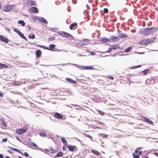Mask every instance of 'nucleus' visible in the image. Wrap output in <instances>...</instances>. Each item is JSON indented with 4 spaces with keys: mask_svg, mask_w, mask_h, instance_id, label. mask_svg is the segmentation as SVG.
<instances>
[{
    "mask_svg": "<svg viewBox=\"0 0 158 158\" xmlns=\"http://www.w3.org/2000/svg\"><path fill=\"white\" fill-rule=\"evenodd\" d=\"M110 48H111V49H112V50L116 49H117L119 48V47L118 46V44H116L115 45H111Z\"/></svg>",
    "mask_w": 158,
    "mask_h": 158,
    "instance_id": "obj_19",
    "label": "nucleus"
},
{
    "mask_svg": "<svg viewBox=\"0 0 158 158\" xmlns=\"http://www.w3.org/2000/svg\"><path fill=\"white\" fill-rule=\"evenodd\" d=\"M142 149V148H141V147H140V148H137V149L138 150H139V149Z\"/></svg>",
    "mask_w": 158,
    "mask_h": 158,
    "instance_id": "obj_63",
    "label": "nucleus"
},
{
    "mask_svg": "<svg viewBox=\"0 0 158 158\" xmlns=\"http://www.w3.org/2000/svg\"><path fill=\"white\" fill-rule=\"evenodd\" d=\"M90 40L87 39H84L83 42L79 43L78 45L81 46H83L87 45L90 42Z\"/></svg>",
    "mask_w": 158,
    "mask_h": 158,
    "instance_id": "obj_3",
    "label": "nucleus"
},
{
    "mask_svg": "<svg viewBox=\"0 0 158 158\" xmlns=\"http://www.w3.org/2000/svg\"><path fill=\"white\" fill-rule=\"evenodd\" d=\"M91 152L92 153L98 156L99 155V152L97 151L96 150H91Z\"/></svg>",
    "mask_w": 158,
    "mask_h": 158,
    "instance_id": "obj_23",
    "label": "nucleus"
},
{
    "mask_svg": "<svg viewBox=\"0 0 158 158\" xmlns=\"http://www.w3.org/2000/svg\"><path fill=\"white\" fill-rule=\"evenodd\" d=\"M108 12V10L107 8H105L104 9V12L105 13H107Z\"/></svg>",
    "mask_w": 158,
    "mask_h": 158,
    "instance_id": "obj_45",
    "label": "nucleus"
},
{
    "mask_svg": "<svg viewBox=\"0 0 158 158\" xmlns=\"http://www.w3.org/2000/svg\"><path fill=\"white\" fill-rule=\"evenodd\" d=\"M72 105L73 106H78V105H76V104H72Z\"/></svg>",
    "mask_w": 158,
    "mask_h": 158,
    "instance_id": "obj_61",
    "label": "nucleus"
},
{
    "mask_svg": "<svg viewBox=\"0 0 158 158\" xmlns=\"http://www.w3.org/2000/svg\"><path fill=\"white\" fill-rule=\"evenodd\" d=\"M54 39H55V38L54 37H51L49 38L48 39V41H50L52 40H54Z\"/></svg>",
    "mask_w": 158,
    "mask_h": 158,
    "instance_id": "obj_43",
    "label": "nucleus"
},
{
    "mask_svg": "<svg viewBox=\"0 0 158 158\" xmlns=\"http://www.w3.org/2000/svg\"><path fill=\"white\" fill-rule=\"evenodd\" d=\"M8 66L5 64L0 63V69L7 68Z\"/></svg>",
    "mask_w": 158,
    "mask_h": 158,
    "instance_id": "obj_24",
    "label": "nucleus"
},
{
    "mask_svg": "<svg viewBox=\"0 0 158 158\" xmlns=\"http://www.w3.org/2000/svg\"><path fill=\"white\" fill-rule=\"evenodd\" d=\"M35 4V2L31 0H27L24 3V6H32Z\"/></svg>",
    "mask_w": 158,
    "mask_h": 158,
    "instance_id": "obj_4",
    "label": "nucleus"
},
{
    "mask_svg": "<svg viewBox=\"0 0 158 158\" xmlns=\"http://www.w3.org/2000/svg\"><path fill=\"white\" fill-rule=\"evenodd\" d=\"M29 38L32 39H34L35 38V35L34 34L32 35H29Z\"/></svg>",
    "mask_w": 158,
    "mask_h": 158,
    "instance_id": "obj_33",
    "label": "nucleus"
},
{
    "mask_svg": "<svg viewBox=\"0 0 158 158\" xmlns=\"http://www.w3.org/2000/svg\"><path fill=\"white\" fill-rule=\"evenodd\" d=\"M143 121L145 122L148 123L150 124H152L153 123V122L152 121L150 120L149 118L146 117L144 118Z\"/></svg>",
    "mask_w": 158,
    "mask_h": 158,
    "instance_id": "obj_18",
    "label": "nucleus"
},
{
    "mask_svg": "<svg viewBox=\"0 0 158 158\" xmlns=\"http://www.w3.org/2000/svg\"><path fill=\"white\" fill-rule=\"evenodd\" d=\"M24 156H26V157H27V156H29V155L26 152H25L24 153Z\"/></svg>",
    "mask_w": 158,
    "mask_h": 158,
    "instance_id": "obj_49",
    "label": "nucleus"
},
{
    "mask_svg": "<svg viewBox=\"0 0 158 158\" xmlns=\"http://www.w3.org/2000/svg\"><path fill=\"white\" fill-rule=\"evenodd\" d=\"M40 135L42 137H45L46 136V132H42L40 133Z\"/></svg>",
    "mask_w": 158,
    "mask_h": 158,
    "instance_id": "obj_27",
    "label": "nucleus"
},
{
    "mask_svg": "<svg viewBox=\"0 0 158 158\" xmlns=\"http://www.w3.org/2000/svg\"><path fill=\"white\" fill-rule=\"evenodd\" d=\"M11 6L10 5H7L5 6L4 8L3 11H9L11 9Z\"/></svg>",
    "mask_w": 158,
    "mask_h": 158,
    "instance_id": "obj_12",
    "label": "nucleus"
},
{
    "mask_svg": "<svg viewBox=\"0 0 158 158\" xmlns=\"http://www.w3.org/2000/svg\"><path fill=\"white\" fill-rule=\"evenodd\" d=\"M9 41L6 38H4V40L3 42H5L6 43H8Z\"/></svg>",
    "mask_w": 158,
    "mask_h": 158,
    "instance_id": "obj_42",
    "label": "nucleus"
},
{
    "mask_svg": "<svg viewBox=\"0 0 158 158\" xmlns=\"http://www.w3.org/2000/svg\"><path fill=\"white\" fill-rule=\"evenodd\" d=\"M18 23L19 24H21L23 27L25 25V23L23 20H19L18 21Z\"/></svg>",
    "mask_w": 158,
    "mask_h": 158,
    "instance_id": "obj_22",
    "label": "nucleus"
},
{
    "mask_svg": "<svg viewBox=\"0 0 158 158\" xmlns=\"http://www.w3.org/2000/svg\"><path fill=\"white\" fill-rule=\"evenodd\" d=\"M58 34L59 35H61L64 37L66 38H73V36L70 34L67 33L64 31H60L58 32Z\"/></svg>",
    "mask_w": 158,
    "mask_h": 158,
    "instance_id": "obj_2",
    "label": "nucleus"
},
{
    "mask_svg": "<svg viewBox=\"0 0 158 158\" xmlns=\"http://www.w3.org/2000/svg\"><path fill=\"white\" fill-rule=\"evenodd\" d=\"M6 158H10V157H9V156H6Z\"/></svg>",
    "mask_w": 158,
    "mask_h": 158,
    "instance_id": "obj_64",
    "label": "nucleus"
},
{
    "mask_svg": "<svg viewBox=\"0 0 158 158\" xmlns=\"http://www.w3.org/2000/svg\"><path fill=\"white\" fill-rule=\"evenodd\" d=\"M143 152L142 151H140L138 152V155L140 156L141 155Z\"/></svg>",
    "mask_w": 158,
    "mask_h": 158,
    "instance_id": "obj_51",
    "label": "nucleus"
},
{
    "mask_svg": "<svg viewBox=\"0 0 158 158\" xmlns=\"http://www.w3.org/2000/svg\"><path fill=\"white\" fill-rule=\"evenodd\" d=\"M36 57H40L41 55V51L40 50H38L35 52Z\"/></svg>",
    "mask_w": 158,
    "mask_h": 158,
    "instance_id": "obj_20",
    "label": "nucleus"
},
{
    "mask_svg": "<svg viewBox=\"0 0 158 158\" xmlns=\"http://www.w3.org/2000/svg\"><path fill=\"white\" fill-rule=\"evenodd\" d=\"M3 94L2 93L0 92V97H3Z\"/></svg>",
    "mask_w": 158,
    "mask_h": 158,
    "instance_id": "obj_52",
    "label": "nucleus"
},
{
    "mask_svg": "<svg viewBox=\"0 0 158 158\" xmlns=\"http://www.w3.org/2000/svg\"><path fill=\"white\" fill-rule=\"evenodd\" d=\"M0 158H3V156L2 154H0Z\"/></svg>",
    "mask_w": 158,
    "mask_h": 158,
    "instance_id": "obj_57",
    "label": "nucleus"
},
{
    "mask_svg": "<svg viewBox=\"0 0 158 158\" xmlns=\"http://www.w3.org/2000/svg\"><path fill=\"white\" fill-rule=\"evenodd\" d=\"M14 31L16 32L18 35L20 36L22 38L24 39V40L27 41V39L24 36L23 34L19 30L17 29L14 28L13 29Z\"/></svg>",
    "mask_w": 158,
    "mask_h": 158,
    "instance_id": "obj_5",
    "label": "nucleus"
},
{
    "mask_svg": "<svg viewBox=\"0 0 158 158\" xmlns=\"http://www.w3.org/2000/svg\"><path fill=\"white\" fill-rule=\"evenodd\" d=\"M156 30V28L150 27L145 28L141 29L140 30L139 32L140 34L144 35H148L152 32H154Z\"/></svg>",
    "mask_w": 158,
    "mask_h": 158,
    "instance_id": "obj_1",
    "label": "nucleus"
},
{
    "mask_svg": "<svg viewBox=\"0 0 158 158\" xmlns=\"http://www.w3.org/2000/svg\"><path fill=\"white\" fill-rule=\"evenodd\" d=\"M90 54L92 55H94L96 54V53L93 52H90Z\"/></svg>",
    "mask_w": 158,
    "mask_h": 158,
    "instance_id": "obj_48",
    "label": "nucleus"
},
{
    "mask_svg": "<svg viewBox=\"0 0 158 158\" xmlns=\"http://www.w3.org/2000/svg\"><path fill=\"white\" fill-rule=\"evenodd\" d=\"M74 65H75L78 68H81L82 69H93V67L91 66H80V68H79L78 67V65H76V64H73Z\"/></svg>",
    "mask_w": 158,
    "mask_h": 158,
    "instance_id": "obj_8",
    "label": "nucleus"
},
{
    "mask_svg": "<svg viewBox=\"0 0 158 158\" xmlns=\"http://www.w3.org/2000/svg\"><path fill=\"white\" fill-rule=\"evenodd\" d=\"M154 155L157 156H158V153H157V152H155L154 153Z\"/></svg>",
    "mask_w": 158,
    "mask_h": 158,
    "instance_id": "obj_56",
    "label": "nucleus"
},
{
    "mask_svg": "<svg viewBox=\"0 0 158 158\" xmlns=\"http://www.w3.org/2000/svg\"><path fill=\"white\" fill-rule=\"evenodd\" d=\"M27 130V128L24 127L23 129H19L16 130V133L19 135L25 133Z\"/></svg>",
    "mask_w": 158,
    "mask_h": 158,
    "instance_id": "obj_6",
    "label": "nucleus"
},
{
    "mask_svg": "<svg viewBox=\"0 0 158 158\" xmlns=\"http://www.w3.org/2000/svg\"><path fill=\"white\" fill-rule=\"evenodd\" d=\"M59 51H62V52H67V51H66V50H58Z\"/></svg>",
    "mask_w": 158,
    "mask_h": 158,
    "instance_id": "obj_53",
    "label": "nucleus"
},
{
    "mask_svg": "<svg viewBox=\"0 0 158 158\" xmlns=\"http://www.w3.org/2000/svg\"><path fill=\"white\" fill-rule=\"evenodd\" d=\"M132 48L131 47H130L125 50V52L126 53H127Z\"/></svg>",
    "mask_w": 158,
    "mask_h": 158,
    "instance_id": "obj_32",
    "label": "nucleus"
},
{
    "mask_svg": "<svg viewBox=\"0 0 158 158\" xmlns=\"http://www.w3.org/2000/svg\"><path fill=\"white\" fill-rule=\"evenodd\" d=\"M112 50V49H111V48L110 47L109 48V49L106 51V52H110Z\"/></svg>",
    "mask_w": 158,
    "mask_h": 158,
    "instance_id": "obj_50",
    "label": "nucleus"
},
{
    "mask_svg": "<svg viewBox=\"0 0 158 158\" xmlns=\"http://www.w3.org/2000/svg\"><path fill=\"white\" fill-rule=\"evenodd\" d=\"M110 38L111 40L114 42H118V40H119L118 37L114 35H112Z\"/></svg>",
    "mask_w": 158,
    "mask_h": 158,
    "instance_id": "obj_9",
    "label": "nucleus"
},
{
    "mask_svg": "<svg viewBox=\"0 0 158 158\" xmlns=\"http://www.w3.org/2000/svg\"><path fill=\"white\" fill-rule=\"evenodd\" d=\"M156 39L155 37L152 38L151 39H147V40L148 44L152 43Z\"/></svg>",
    "mask_w": 158,
    "mask_h": 158,
    "instance_id": "obj_21",
    "label": "nucleus"
},
{
    "mask_svg": "<svg viewBox=\"0 0 158 158\" xmlns=\"http://www.w3.org/2000/svg\"><path fill=\"white\" fill-rule=\"evenodd\" d=\"M66 80L72 83L75 84L76 83V81H74L72 79L69 78H66Z\"/></svg>",
    "mask_w": 158,
    "mask_h": 158,
    "instance_id": "obj_15",
    "label": "nucleus"
},
{
    "mask_svg": "<svg viewBox=\"0 0 158 158\" xmlns=\"http://www.w3.org/2000/svg\"><path fill=\"white\" fill-rule=\"evenodd\" d=\"M30 145L34 147H38L37 145L34 142H31L30 143Z\"/></svg>",
    "mask_w": 158,
    "mask_h": 158,
    "instance_id": "obj_30",
    "label": "nucleus"
},
{
    "mask_svg": "<svg viewBox=\"0 0 158 158\" xmlns=\"http://www.w3.org/2000/svg\"><path fill=\"white\" fill-rule=\"evenodd\" d=\"M141 65H138L136 66H133L131 67V69H134V68H137L139 67H141Z\"/></svg>",
    "mask_w": 158,
    "mask_h": 158,
    "instance_id": "obj_40",
    "label": "nucleus"
},
{
    "mask_svg": "<svg viewBox=\"0 0 158 158\" xmlns=\"http://www.w3.org/2000/svg\"><path fill=\"white\" fill-rule=\"evenodd\" d=\"M63 155L62 152H59L56 155V157H60L62 156Z\"/></svg>",
    "mask_w": 158,
    "mask_h": 158,
    "instance_id": "obj_29",
    "label": "nucleus"
},
{
    "mask_svg": "<svg viewBox=\"0 0 158 158\" xmlns=\"http://www.w3.org/2000/svg\"><path fill=\"white\" fill-rule=\"evenodd\" d=\"M133 155L134 157L135 158H139V156L138 155H137L136 154L135 155V153H133Z\"/></svg>",
    "mask_w": 158,
    "mask_h": 158,
    "instance_id": "obj_41",
    "label": "nucleus"
},
{
    "mask_svg": "<svg viewBox=\"0 0 158 158\" xmlns=\"http://www.w3.org/2000/svg\"><path fill=\"white\" fill-rule=\"evenodd\" d=\"M62 148L63 150H65V149L66 148L65 147L63 146Z\"/></svg>",
    "mask_w": 158,
    "mask_h": 158,
    "instance_id": "obj_62",
    "label": "nucleus"
},
{
    "mask_svg": "<svg viewBox=\"0 0 158 158\" xmlns=\"http://www.w3.org/2000/svg\"><path fill=\"white\" fill-rule=\"evenodd\" d=\"M62 142L64 143V144L65 145H66L67 144V142L66 141V139L65 138H62L61 139Z\"/></svg>",
    "mask_w": 158,
    "mask_h": 158,
    "instance_id": "obj_28",
    "label": "nucleus"
},
{
    "mask_svg": "<svg viewBox=\"0 0 158 158\" xmlns=\"http://www.w3.org/2000/svg\"><path fill=\"white\" fill-rule=\"evenodd\" d=\"M4 37L3 36L0 35V40L2 41H3L4 40Z\"/></svg>",
    "mask_w": 158,
    "mask_h": 158,
    "instance_id": "obj_44",
    "label": "nucleus"
},
{
    "mask_svg": "<svg viewBox=\"0 0 158 158\" xmlns=\"http://www.w3.org/2000/svg\"><path fill=\"white\" fill-rule=\"evenodd\" d=\"M84 135L85 136L87 137L90 138L91 139H92L93 138L90 135H89L88 134L84 133Z\"/></svg>",
    "mask_w": 158,
    "mask_h": 158,
    "instance_id": "obj_38",
    "label": "nucleus"
},
{
    "mask_svg": "<svg viewBox=\"0 0 158 158\" xmlns=\"http://www.w3.org/2000/svg\"><path fill=\"white\" fill-rule=\"evenodd\" d=\"M42 65L44 66H46V67L50 66V65Z\"/></svg>",
    "mask_w": 158,
    "mask_h": 158,
    "instance_id": "obj_58",
    "label": "nucleus"
},
{
    "mask_svg": "<svg viewBox=\"0 0 158 158\" xmlns=\"http://www.w3.org/2000/svg\"><path fill=\"white\" fill-rule=\"evenodd\" d=\"M99 135H102V137H104L105 138H107L108 135L106 134H99Z\"/></svg>",
    "mask_w": 158,
    "mask_h": 158,
    "instance_id": "obj_36",
    "label": "nucleus"
},
{
    "mask_svg": "<svg viewBox=\"0 0 158 158\" xmlns=\"http://www.w3.org/2000/svg\"><path fill=\"white\" fill-rule=\"evenodd\" d=\"M148 44L147 39L144 40L140 42V44L141 45H145Z\"/></svg>",
    "mask_w": 158,
    "mask_h": 158,
    "instance_id": "obj_16",
    "label": "nucleus"
},
{
    "mask_svg": "<svg viewBox=\"0 0 158 158\" xmlns=\"http://www.w3.org/2000/svg\"><path fill=\"white\" fill-rule=\"evenodd\" d=\"M7 138H5L2 139V141L3 142H5L7 141Z\"/></svg>",
    "mask_w": 158,
    "mask_h": 158,
    "instance_id": "obj_47",
    "label": "nucleus"
},
{
    "mask_svg": "<svg viewBox=\"0 0 158 158\" xmlns=\"http://www.w3.org/2000/svg\"><path fill=\"white\" fill-rule=\"evenodd\" d=\"M2 124L4 127H6L7 126L6 123L3 120L2 121Z\"/></svg>",
    "mask_w": 158,
    "mask_h": 158,
    "instance_id": "obj_39",
    "label": "nucleus"
},
{
    "mask_svg": "<svg viewBox=\"0 0 158 158\" xmlns=\"http://www.w3.org/2000/svg\"><path fill=\"white\" fill-rule=\"evenodd\" d=\"M45 49H48V50H51L50 49V48H48V47H45Z\"/></svg>",
    "mask_w": 158,
    "mask_h": 158,
    "instance_id": "obj_59",
    "label": "nucleus"
},
{
    "mask_svg": "<svg viewBox=\"0 0 158 158\" xmlns=\"http://www.w3.org/2000/svg\"><path fill=\"white\" fill-rule=\"evenodd\" d=\"M40 17H37V16H34L32 18V19H33L35 21L37 20H39V18Z\"/></svg>",
    "mask_w": 158,
    "mask_h": 158,
    "instance_id": "obj_37",
    "label": "nucleus"
},
{
    "mask_svg": "<svg viewBox=\"0 0 158 158\" xmlns=\"http://www.w3.org/2000/svg\"><path fill=\"white\" fill-rule=\"evenodd\" d=\"M138 150L137 149L136 150H135V153L136 154H137V153H138Z\"/></svg>",
    "mask_w": 158,
    "mask_h": 158,
    "instance_id": "obj_54",
    "label": "nucleus"
},
{
    "mask_svg": "<svg viewBox=\"0 0 158 158\" xmlns=\"http://www.w3.org/2000/svg\"><path fill=\"white\" fill-rule=\"evenodd\" d=\"M49 47H50V49H54L55 47V44H50L49 45Z\"/></svg>",
    "mask_w": 158,
    "mask_h": 158,
    "instance_id": "obj_35",
    "label": "nucleus"
},
{
    "mask_svg": "<svg viewBox=\"0 0 158 158\" xmlns=\"http://www.w3.org/2000/svg\"><path fill=\"white\" fill-rule=\"evenodd\" d=\"M7 152H8L9 153H10L11 154H12V152H11L10 151H9V150H7Z\"/></svg>",
    "mask_w": 158,
    "mask_h": 158,
    "instance_id": "obj_60",
    "label": "nucleus"
},
{
    "mask_svg": "<svg viewBox=\"0 0 158 158\" xmlns=\"http://www.w3.org/2000/svg\"><path fill=\"white\" fill-rule=\"evenodd\" d=\"M148 71V69H146L143 71V73L144 75H146L147 74Z\"/></svg>",
    "mask_w": 158,
    "mask_h": 158,
    "instance_id": "obj_31",
    "label": "nucleus"
},
{
    "mask_svg": "<svg viewBox=\"0 0 158 158\" xmlns=\"http://www.w3.org/2000/svg\"><path fill=\"white\" fill-rule=\"evenodd\" d=\"M9 148L11 150H13V151H14L15 152H19V153H21V152L20 151V150H18V149L16 148H12V147H10Z\"/></svg>",
    "mask_w": 158,
    "mask_h": 158,
    "instance_id": "obj_25",
    "label": "nucleus"
},
{
    "mask_svg": "<svg viewBox=\"0 0 158 158\" xmlns=\"http://www.w3.org/2000/svg\"><path fill=\"white\" fill-rule=\"evenodd\" d=\"M39 21L43 23L44 24H47L48 23V22L47 20L44 18L40 17L39 18Z\"/></svg>",
    "mask_w": 158,
    "mask_h": 158,
    "instance_id": "obj_14",
    "label": "nucleus"
},
{
    "mask_svg": "<svg viewBox=\"0 0 158 158\" xmlns=\"http://www.w3.org/2000/svg\"><path fill=\"white\" fill-rule=\"evenodd\" d=\"M72 2L73 3L75 4L76 3L77 1L75 0H72Z\"/></svg>",
    "mask_w": 158,
    "mask_h": 158,
    "instance_id": "obj_55",
    "label": "nucleus"
},
{
    "mask_svg": "<svg viewBox=\"0 0 158 158\" xmlns=\"http://www.w3.org/2000/svg\"><path fill=\"white\" fill-rule=\"evenodd\" d=\"M118 37L121 38H123L124 37H127V35L126 34L123 33L119 34L118 35Z\"/></svg>",
    "mask_w": 158,
    "mask_h": 158,
    "instance_id": "obj_17",
    "label": "nucleus"
},
{
    "mask_svg": "<svg viewBox=\"0 0 158 158\" xmlns=\"http://www.w3.org/2000/svg\"><path fill=\"white\" fill-rule=\"evenodd\" d=\"M67 147L68 148L69 151L72 152H73L74 149L76 150L77 149V148L75 146H72L69 145H68L67 146Z\"/></svg>",
    "mask_w": 158,
    "mask_h": 158,
    "instance_id": "obj_11",
    "label": "nucleus"
},
{
    "mask_svg": "<svg viewBox=\"0 0 158 158\" xmlns=\"http://www.w3.org/2000/svg\"><path fill=\"white\" fill-rule=\"evenodd\" d=\"M97 112L101 115H103L104 114V113L103 112L99 110H97Z\"/></svg>",
    "mask_w": 158,
    "mask_h": 158,
    "instance_id": "obj_34",
    "label": "nucleus"
},
{
    "mask_svg": "<svg viewBox=\"0 0 158 158\" xmlns=\"http://www.w3.org/2000/svg\"><path fill=\"white\" fill-rule=\"evenodd\" d=\"M77 25V23H73L71 24L69 27V28L71 30H72L73 27H75Z\"/></svg>",
    "mask_w": 158,
    "mask_h": 158,
    "instance_id": "obj_26",
    "label": "nucleus"
},
{
    "mask_svg": "<svg viewBox=\"0 0 158 158\" xmlns=\"http://www.w3.org/2000/svg\"><path fill=\"white\" fill-rule=\"evenodd\" d=\"M54 116L56 118L58 119H61L62 118V116L60 114L56 112L54 114Z\"/></svg>",
    "mask_w": 158,
    "mask_h": 158,
    "instance_id": "obj_13",
    "label": "nucleus"
},
{
    "mask_svg": "<svg viewBox=\"0 0 158 158\" xmlns=\"http://www.w3.org/2000/svg\"><path fill=\"white\" fill-rule=\"evenodd\" d=\"M29 11L30 13L31 12L35 13H37L39 12L38 10L36 7H30L29 10Z\"/></svg>",
    "mask_w": 158,
    "mask_h": 158,
    "instance_id": "obj_7",
    "label": "nucleus"
},
{
    "mask_svg": "<svg viewBox=\"0 0 158 158\" xmlns=\"http://www.w3.org/2000/svg\"><path fill=\"white\" fill-rule=\"evenodd\" d=\"M100 40L103 43H105L106 42H110L111 41L110 39L104 37L103 38H101L100 39Z\"/></svg>",
    "mask_w": 158,
    "mask_h": 158,
    "instance_id": "obj_10",
    "label": "nucleus"
},
{
    "mask_svg": "<svg viewBox=\"0 0 158 158\" xmlns=\"http://www.w3.org/2000/svg\"><path fill=\"white\" fill-rule=\"evenodd\" d=\"M108 78L111 80H113L114 79V78L112 76H109Z\"/></svg>",
    "mask_w": 158,
    "mask_h": 158,
    "instance_id": "obj_46",
    "label": "nucleus"
}]
</instances>
